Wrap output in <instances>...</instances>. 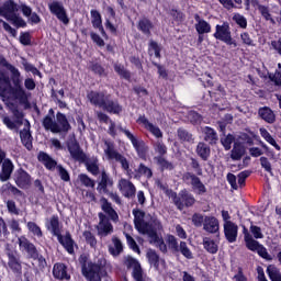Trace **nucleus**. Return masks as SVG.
Returning a JSON list of instances; mask_svg holds the SVG:
<instances>
[{"mask_svg":"<svg viewBox=\"0 0 281 281\" xmlns=\"http://www.w3.org/2000/svg\"><path fill=\"white\" fill-rule=\"evenodd\" d=\"M4 67L12 74V80L9 78V86H7V97L4 100H19L20 104H30V93L23 88V81L21 80V71L12 64H4ZM13 83V86H12Z\"/></svg>","mask_w":281,"mask_h":281,"instance_id":"f03ea898","label":"nucleus"},{"mask_svg":"<svg viewBox=\"0 0 281 281\" xmlns=\"http://www.w3.org/2000/svg\"><path fill=\"white\" fill-rule=\"evenodd\" d=\"M183 181L187 183H191V188L198 194H205L207 192V188L202 183L201 178L196 177L194 173L187 172L182 177Z\"/></svg>","mask_w":281,"mask_h":281,"instance_id":"2eb2a0df","label":"nucleus"},{"mask_svg":"<svg viewBox=\"0 0 281 281\" xmlns=\"http://www.w3.org/2000/svg\"><path fill=\"white\" fill-rule=\"evenodd\" d=\"M125 238L127 240V245L130 247V249H132V251H134L135 254H142V250L139 249V246L137 245V241H135V238H133V236H131L130 234H125Z\"/></svg>","mask_w":281,"mask_h":281,"instance_id":"6e6d98bb","label":"nucleus"},{"mask_svg":"<svg viewBox=\"0 0 281 281\" xmlns=\"http://www.w3.org/2000/svg\"><path fill=\"white\" fill-rule=\"evenodd\" d=\"M5 256L8 258V268L15 276V278H23V261L21 255L16 250L7 249Z\"/></svg>","mask_w":281,"mask_h":281,"instance_id":"1a4fd4ad","label":"nucleus"},{"mask_svg":"<svg viewBox=\"0 0 281 281\" xmlns=\"http://www.w3.org/2000/svg\"><path fill=\"white\" fill-rule=\"evenodd\" d=\"M258 256L260 258H263V260H268L269 262L273 260V257L267 251V248L265 246H259V249L257 250Z\"/></svg>","mask_w":281,"mask_h":281,"instance_id":"774afa93","label":"nucleus"},{"mask_svg":"<svg viewBox=\"0 0 281 281\" xmlns=\"http://www.w3.org/2000/svg\"><path fill=\"white\" fill-rule=\"evenodd\" d=\"M19 12V4L14 0H7L0 5V16L5 21L11 20Z\"/></svg>","mask_w":281,"mask_h":281,"instance_id":"f3484780","label":"nucleus"},{"mask_svg":"<svg viewBox=\"0 0 281 281\" xmlns=\"http://www.w3.org/2000/svg\"><path fill=\"white\" fill-rule=\"evenodd\" d=\"M178 137L181 139V142H194V138L192 137V134H190L186 130H179L178 131Z\"/></svg>","mask_w":281,"mask_h":281,"instance_id":"338daca9","label":"nucleus"},{"mask_svg":"<svg viewBox=\"0 0 281 281\" xmlns=\"http://www.w3.org/2000/svg\"><path fill=\"white\" fill-rule=\"evenodd\" d=\"M259 132H260L261 137H262L268 144H270V146H273V148H276V150H281L280 145H278V143L276 142V138H273V136H271V133H269V131H267V128L260 127V128H259Z\"/></svg>","mask_w":281,"mask_h":281,"instance_id":"4c0bfd02","label":"nucleus"},{"mask_svg":"<svg viewBox=\"0 0 281 281\" xmlns=\"http://www.w3.org/2000/svg\"><path fill=\"white\" fill-rule=\"evenodd\" d=\"M45 227L53 236H56L59 245L64 247L67 254L70 256L76 254L75 247H78V244H76V240H74V237L69 231L63 235V227L60 226V217H58V215H53L48 223L45 224Z\"/></svg>","mask_w":281,"mask_h":281,"instance_id":"20e7f679","label":"nucleus"},{"mask_svg":"<svg viewBox=\"0 0 281 281\" xmlns=\"http://www.w3.org/2000/svg\"><path fill=\"white\" fill-rule=\"evenodd\" d=\"M151 65L158 69L159 78H162V80H168V69H166V66L156 61H151Z\"/></svg>","mask_w":281,"mask_h":281,"instance_id":"680f3d73","label":"nucleus"},{"mask_svg":"<svg viewBox=\"0 0 281 281\" xmlns=\"http://www.w3.org/2000/svg\"><path fill=\"white\" fill-rule=\"evenodd\" d=\"M244 155H245V147L236 143L231 151V158L233 159V161H240Z\"/></svg>","mask_w":281,"mask_h":281,"instance_id":"ea45409f","label":"nucleus"},{"mask_svg":"<svg viewBox=\"0 0 281 281\" xmlns=\"http://www.w3.org/2000/svg\"><path fill=\"white\" fill-rule=\"evenodd\" d=\"M114 71L117 74V76H120V78H123L124 80H131V72L124 67V65L115 64Z\"/></svg>","mask_w":281,"mask_h":281,"instance_id":"a18cd8bd","label":"nucleus"},{"mask_svg":"<svg viewBox=\"0 0 281 281\" xmlns=\"http://www.w3.org/2000/svg\"><path fill=\"white\" fill-rule=\"evenodd\" d=\"M79 181L86 188H95V181L91 179L89 176H87V173H80Z\"/></svg>","mask_w":281,"mask_h":281,"instance_id":"4d7b16f0","label":"nucleus"},{"mask_svg":"<svg viewBox=\"0 0 281 281\" xmlns=\"http://www.w3.org/2000/svg\"><path fill=\"white\" fill-rule=\"evenodd\" d=\"M134 227L139 234L147 235L148 238H157V232L161 229V222L154 220L151 222L144 221L146 213L142 210L134 209Z\"/></svg>","mask_w":281,"mask_h":281,"instance_id":"423d86ee","label":"nucleus"},{"mask_svg":"<svg viewBox=\"0 0 281 281\" xmlns=\"http://www.w3.org/2000/svg\"><path fill=\"white\" fill-rule=\"evenodd\" d=\"M194 20H195V30L198 34L200 35L210 34V32H212V25H210L207 21L201 19V15L195 14Z\"/></svg>","mask_w":281,"mask_h":281,"instance_id":"bb28decb","label":"nucleus"},{"mask_svg":"<svg viewBox=\"0 0 281 281\" xmlns=\"http://www.w3.org/2000/svg\"><path fill=\"white\" fill-rule=\"evenodd\" d=\"M14 171V164L10 158H7L2 162V171L0 173V181H8L10 177H12V172Z\"/></svg>","mask_w":281,"mask_h":281,"instance_id":"7c9ffc66","label":"nucleus"},{"mask_svg":"<svg viewBox=\"0 0 281 281\" xmlns=\"http://www.w3.org/2000/svg\"><path fill=\"white\" fill-rule=\"evenodd\" d=\"M194 227H202L205 223V217L201 213H194L191 217Z\"/></svg>","mask_w":281,"mask_h":281,"instance_id":"0e129e2a","label":"nucleus"},{"mask_svg":"<svg viewBox=\"0 0 281 281\" xmlns=\"http://www.w3.org/2000/svg\"><path fill=\"white\" fill-rule=\"evenodd\" d=\"M136 122L137 124H143L144 128H146V131L151 133L154 137H157V139H161V137H164V133L161 132V128L150 123V121L147 120L146 115L138 116Z\"/></svg>","mask_w":281,"mask_h":281,"instance_id":"aec40b11","label":"nucleus"},{"mask_svg":"<svg viewBox=\"0 0 281 281\" xmlns=\"http://www.w3.org/2000/svg\"><path fill=\"white\" fill-rule=\"evenodd\" d=\"M109 188H113V180L106 173V170L101 171V180L98 183L97 190L98 192L109 193Z\"/></svg>","mask_w":281,"mask_h":281,"instance_id":"b1692460","label":"nucleus"},{"mask_svg":"<svg viewBox=\"0 0 281 281\" xmlns=\"http://www.w3.org/2000/svg\"><path fill=\"white\" fill-rule=\"evenodd\" d=\"M13 115L16 117V121H12L10 116H4L2 119L3 124H5L7 128L10 131H14L16 128V124H23V112L19 111V109L13 110Z\"/></svg>","mask_w":281,"mask_h":281,"instance_id":"393cba45","label":"nucleus"},{"mask_svg":"<svg viewBox=\"0 0 281 281\" xmlns=\"http://www.w3.org/2000/svg\"><path fill=\"white\" fill-rule=\"evenodd\" d=\"M88 69H90L94 76H99V78H106L109 76L104 66L98 61H90Z\"/></svg>","mask_w":281,"mask_h":281,"instance_id":"c9c22d12","label":"nucleus"},{"mask_svg":"<svg viewBox=\"0 0 281 281\" xmlns=\"http://www.w3.org/2000/svg\"><path fill=\"white\" fill-rule=\"evenodd\" d=\"M194 203H196V199H194V195H192L188 191L180 192L179 199H178L179 210H183V207H192Z\"/></svg>","mask_w":281,"mask_h":281,"instance_id":"5701e85b","label":"nucleus"},{"mask_svg":"<svg viewBox=\"0 0 281 281\" xmlns=\"http://www.w3.org/2000/svg\"><path fill=\"white\" fill-rule=\"evenodd\" d=\"M147 259L149 265L155 267V269H159V255L155 250H149L147 252Z\"/></svg>","mask_w":281,"mask_h":281,"instance_id":"5fc2aeb1","label":"nucleus"},{"mask_svg":"<svg viewBox=\"0 0 281 281\" xmlns=\"http://www.w3.org/2000/svg\"><path fill=\"white\" fill-rule=\"evenodd\" d=\"M48 10L50 14L60 21V23L64 25H69V15L67 14V9H65L63 2L54 0L53 2L48 3Z\"/></svg>","mask_w":281,"mask_h":281,"instance_id":"f8f14e48","label":"nucleus"},{"mask_svg":"<svg viewBox=\"0 0 281 281\" xmlns=\"http://www.w3.org/2000/svg\"><path fill=\"white\" fill-rule=\"evenodd\" d=\"M79 265H81V273L87 281H102L100 273L106 269V260L98 259V262L89 261V256L82 254L79 256Z\"/></svg>","mask_w":281,"mask_h":281,"instance_id":"39448f33","label":"nucleus"},{"mask_svg":"<svg viewBox=\"0 0 281 281\" xmlns=\"http://www.w3.org/2000/svg\"><path fill=\"white\" fill-rule=\"evenodd\" d=\"M258 115L261 120L267 122V124H273L276 122V113L269 106L260 108L258 110Z\"/></svg>","mask_w":281,"mask_h":281,"instance_id":"72a5a7b5","label":"nucleus"},{"mask_svg":"<svg viewBox=\"0 0 281 281\" xmlns=\"http://www.w3.org/2000/svg\"><path fill=\"white\" fill-rule=\"evenodd\" d=\"M224 235L229 243H236L238 238V225L234 222L224 223Z\"/></svg>","mask_w":281,"mask_h":281,"instance_id":"4be33fe9","label":"nucleus"},{"mask_svg":"<svg viewBox=\"0 0 281 281\" xmlns=\"http://www.w3.org/2000/svg\"><path fill=\"white\" fill-rule=\"evenodd\" d=\"M8 87H10V75L0 70V98H2V100L8 98Z\"/></svg>","mask_w":281,"mask_h":281,"instance_id":"c756f323","label":"nucleus"},{"mask_svg":"<svg viewBox=\"0 0 281 281\" xmlns=\"http://www.w3.org/2000/svg\"><path fill=\"white\" fill-rule=\"evenodd\" d=\"M202 133L204 135V142L210 144V146H216V144H218V134L214 128L205 126L202 128Z\"/></svg>","mask_w":281,"mask_h":281,"instance_id":"c85d7f7f","label":"nucleus"},{"mask_svg":"<svg viewBox=\"0 0 281 281\" xmlns=\"http://www.w3.org/2000/svg\"><path fill=\"white\" fill-rule=\"evenodd\" d=\"M83 238H85L87 245H90V247L92 249H95V247H98V239L95 238V235H93V233H91V231H85Z\"/></svg>","mask_w":281,"mask_h":281,"instance_id":"de8ad7c7","label":"nucleus"},{"mask_svg":"<svg viewBox=\"0 0 281 281\" xmlns=\"http://www.w3.org/2000/svg\"><path fill=\"white\" fill-rule=\"evenodd\" d=\"M233 21L239 25L243 30H247V18L240 13H234Z\"/></svg>","mask_w":281,"mask_h":281,"instance_id":"052dcab7","label":"nucleus"},{"mask_svg":"<svg viewBox=\"0 0 281 281\" xmlns=\"http://www.w3.org/2000/svg\"><path fill=\"white\" fill-rule=\"evenodd\" d=\"M203 247L209 254H216L218 251V244L210 237L203 238Z\"/></svg>","mask_w":281,"mask_h":281,"instance_id":"79ce46f5","label":"nucleus"},{"mask_svg":"<svg viewBox=\"0 0 281 281\" xmlns=\"http://www.w3.org/2000/svg\"><path fill=\"white\" fill-rule=\"evenodd\" d=\"M26 227L33 236H36L37 238H43V231L41 229V226L36 224L35 222H27Z\"/></svg>","mask_w":281,"mask_h":281,"instance_id":"49530a36","label":"nucleus"},{"mask_svg":"<svg viewBox=\"0 0 281 281\" xmlns=\"http://www.w3.org/2000/svg\"><path fill=\"white\" fill-rule=\"evenodd\" d=\"M155 27L153 24V21L150 19L144 16L137 23V30L138 32H142V34H145V36H150L151 30Z\"/></svg>","mask_w":281,"mask_h":281,"instance_id":"2f4dec72","label":"nucleus"},{"mask_svg":"<svg viewBox=\"0 0 281 281\" xmlns=\"http://www.w3.org/2000/svg\"><path fill=\"white\" fill-rule=\"evenodd\" d=\"M220 229L218 220L214 216H205L203 231L209 232V234H216Z\"/></svg>","mask_w":281,"mask_h":281,"instance_id":"a878e982","label":"nucleus"},{"mask_svg":"<svg viewBox=\"0 0 281 281\" xmlns=\"http://www.w3.org/2000/svg\"><path fill=\"white\" fill-rule=\"evenodd\" d=\"M142 177H145V179H153V169L144 165V162H140L138 168L135 169L134 179H142Z\"/></svg>","mask_w":281,"mask_h":281,"instance_id":"f704fd0d","label":"nucleus"},{"mask_svg":"<svg viewBox=\"0 0 281 281\" xmlns=\"http://www.w3.org/2000/svg\"><path fill=\"white\" fill-rule=\"evenodd\" d=\"M213 36L216 41H222V43H226V45H234L236 47V42L232 38V29L227 22L217 24Z\"/></svg>","mask_w":281,"mask_h":281,"instance_id":"9b49d317","label":"nucleus"},{"mask_svg":"<svg viewBox=\"0 0 281 281\" xmlns=\"http://www.w3.org/2000/svg\"><path fill=\"white\" fill-rule=\"evenodd\" d=\"M90 15H91V23H92V27H99L100 25H102V14L99 13L98 10L92 9L90 11Z\"/></svg>","mask_w":281,"mask_h":281,"instance_id":"603ef678","label":"nucleus"},{"mask_svg":"<svg viewBox=\"0 0 281 281\" xmlns=\"http://www.w3.org/2000/svg\"><path fill=\"white\" fill-rule=\"evenodd\" d=\"M86 168L88 172H91L93 177H98L100 175V165H98V159L86 162Z\"/></svg>","mask_w":281,"mask_h":281,"instance_id":"864d4df0","label":"nucleus"},{"mask_svg":"<svg viewBox=\"0 0 281 281\" xmlns=\"http://www.w3.org/2000/svg\"><path fill=\"white\" fill-rule=\"evenodd\" d=\"M53 278L55 280H59V281H63V280L69 281V280H71V274H69L67 265H65L64 262H56L53 266Z\"/></svg>","mask_w":281,"mask_h":281,"instance_id":"6ab92c4d","label":"nucleus"},{"mask_svg":"<svg viewBox=\"0 0 281 281\" xmlns=\"http://www.w3.org/2000/svg\"><path fill=\"white\" fill-rule=\"evenodd\" d=\"M31 260H37L40 271H45V269H47V259H45L41 252L37 251L33 257H31Z\"/></svg>","mask_w":281,"mask_h":281,"instance_id":"3c124183","label":"nucleus"},{"mask_svg":"<svg viewBox=\"0 0 281 281\" xmlns=\"http://www.w3.org/2000/svg\"><path fill=\"white\" fill-rule=\"evenodd\" d=\"M19 249L22 254H26L27 258L32 259L37 252L38 248L34 243H31L25 235L18 238Z\"/></svg>","mask_w":281,"mask_h":281,"instance_id":"4468645a","label":"nucleus"},{"mask_svg":"<svg viewBox=\"0 0 281 281\" xmlns=\"http://www.w3.org/2000/svg\"><path fill=\"white\" fill-rule=\"evenodd\" d=\"M154 161H156L157 166H159L160 170H172L175 166H172V162L166 160L164 156H156L154 157Z\"/></svg>","mask_w":281,"mask_h":281,"instance_id":"37998d69","label":"nucleus"},{"mask_svg":"<svg viewBox=\"0 0 281 281\" xmlns=\"http://www.w3.org/2000/svg\"><path fill=\"white\" fill-rule=\"evenodd\" d=\"M119 190L121 194L125 196V199H133L137 192L135 184L131 182V180L122 178L119 181Z\"/></svg>","mask_w":281,"mask_h":281,"instance_id":"412c9836","label":"nucleus"},{"mask_svg":"<svg viewBox=\"0 0 281 281\" xmlns=\"http://www.w3.org/2000/svg\"><path fill=\"white\" fill-rule=\"evenodd\" d=\"M87 98L92 106H98L112 115H120L123 111L120 101L117 99H113V95L104 91L91 90L88 92Z\"/></svg>","mask_w":281,"mask_h":281,"instance_id":"7ed1b4c3","label":"nucleus"},{"mask_svg":"<svg viewBox=\"0 0 281 281\" xmlns=\"http://www.w3.org/2000/svg\"><path fill=\"white\" fill-rule=\"evenodd\" d=\"M101 203V210L98 214L99 217V226L97 227L98 229V235L101 236V238H106L110 234H113V224H111V221L113 223H117L120 221V215L117 214V211L113 209V204L109 202V200L104 196L100 199ZM110 218V221H109Z\"/></svg>","mask_w":281,"mask_h":281,"instance_id":"f257e3e1","label":"nucleus"},{"mask_svg":"<svg viewBox=\"0 0 281 281\" xmlns=\"http://www.w3.org/2000/svg\"><path fill=\"white\" fill-rule=\"evenodd\" d=\"M67 148L72 159H75V161H87V154H85L82 148H80V143H78L76 138L70 139L67 143Z\"/></svg>","mask_w":281,"mask_h":281,"instance_id":"dca6fc26","label":"nucleus"},{"mask_svg":"<svg viewBox=\"0 0 281 281\" xmlns=\"http://www.w3.org/2000/svg\"><path fill=\"white\" fill-rule=\"evenodd\" d=\"M124 265L127 269H133L132 278L135 281H146L144 279V270L142 269V263L133 257H127L124 261Z\"/></svg>","mask_w":281,"mask_h":281,"instance_id":"ddd939ff","label":"nucleus"},{"mask_svg":"<svg viewBox=\"0 0 281 281\" xmlns=\"http://www.w3.org/2000/svg\"><path fill=\"white\" fill-rule=\"evenodd\" d=\"M42 125L45 131H50L54 134L69 133L71 131V123H69V119L63 112L56 113V121L49 116H44Z\"/></svg>","mask_w":281,"mask_h":281,"instance_id":"0eeeda50","label":"nucleus"},{"mask_svg":"<svg viewBox=\"0 0 281 281\" xmlns=\"http://www.w3.org/2000/svg\"><path fill=\"white\" fill-rule=\"evenodd\" d=\"M195 151H196V155H199L203 159V161H207L212 153V150L210 149V145L203 142H200L198 144Z\"/></svg>","mask_w":281,"mask_h":281,"instance_id":"e433bc0d","label":"nucleus"},{"mask_svg":"<svg viewBox=\"0 0 281 281\" xmlns=\"http://www.w3.org/2000/svg\"><path fill=\"white\" fill-rule=\"evenodd\" d=\"M179 250L182 254V256H184V258H188V260H192V258H193L192 257V251L188 247V244H186L184 241H181Z\"/></svg>","mask_w":281,"mask_h":281,"instance_id":"69168bd1","label":"nucleus"},{"mask_svg":"<svg viewBox=\"0 0 281 281\" xmlns=\"http://www.w3.org/2000/svg\"><path fill=\"white\" fill-rule=\"evenodd\" d=\"M234 135L228 134V135H224L223 137H221V144L222 146H224L225 150H231L232 149V144H234Z\"/></svg>","mask_w":281,"mask_h":281,"instance_id":"bf43d9fd","label":"nucleus"},{"mask_svg":"<svg viewBox=\"0 0 281 281\" xmlns=\"http://www.w3.org/2000/svg\"><path fill=\"white\" fill-rule=\"evenodd\" d=\"M9 21L18 29L27 27V22H25V20H23V18H21L18 13H15Z\"/></svg>","mask_w":281,"mask_h":281,"instance_id":"13d9d810","label":"nucleus"},{"mask_svg":"<svg viewBox=\"0 0 281 281\" xmlns=\"http://www.w3.org/2000/svg\"><path fill=\"white\" fill-rule=\"evenodd\" d=\"M20 139H21L24 148H26V150H33L34 137L32 136V132H30V130H27V128L21 130L20 131Z\"/></svg>","mask_w":281,"mask_h":281,"instance_id":"cd10ccee","label":"nucleus"},{"mask_svg":"<svg viewBox=\"0 0 281 281\" xmlns=\"http://www.w3.org/2000/svg\"><path fill=\"white\" fill-rule=\"evenodd\" d=\"M37 159L45 166L46 170H54L58 166V162L45 151H40Z\"/></svg>","mask_w":281,"mask_h":281,"instance_id":"473e14b6","label":"nucleus"},{"mask_svg":"<svg viewBox=\"0 0 281 281\" xmlns=\"http://www.w3.org/2000/svg\"><path fill=\"white\" fill-rule=\"evenodd\" d=\"M14 181L18 188L25 190V188H30V186H32V176H30L25 169L19 168L14 173Z\"/></svg>","mask_w":281,"mask_h":281,"instance_id":"a211bd4d","label":"nucleus"},{"mask_svg":"<svg viewBox=\"0 0 281 281\" xmlns=\"http://www.w3.org/2000/svg\"><path fill=\"white\" fill-rule=\"evenodd\" d=\"M245 243H246L247 249H249L250 251H258L259 247L262 245L258 243V240L254 239V237L249 233H246Z\"/></svg>","mask_w":281,"mask_h":281,"instance_id":"c03bdc74","label":"nucleus"},{"mask_svg":"<svg viewBox=\"0 0 281 281\" xmlns=\"http://www.w3.org/2000/svg\"><path fill=\"white\" fill-rule=\"evenodd\" d=\"M158 187L160 188V190H162L166 196H168L169 199H172V203L177 205V192L172 191V189H169L168 184L158 183Z\"/></svg>","mask_w":281,"mask_h":281,"instance_id":"8fccbe9b","label":"nucleus"},{"mask_svg":"<svg viewBox=\"0 0 281 281\" xmlns=\"http://www.w3.org/2000/svg\"><path fill=\"white\" fill-rule=\"evenodd\" d=\"M154 150H155V153L159 154V157H164V155H166V153H168V148L161 140H157L154 144Z\"/></svg>","mask_w":281,"mask_h":281,"instance_id":"e2e57ef3","label":"nucleus"},{"mask_svg":"<svg viewBox=\"0 0 281 281\" xmlns=\"http://www.w3.org/2000/svg\"><path fill=\"white\" fill-rule=\"evenodd\" d=\"M117 130L120 133H123L127 139H130L138 157L140 159H146V154L148 153V146L146 145V142H144V139L137 138V136L133 135L131 131H128L126 127H123L122 125H119Z\"/></svg>","mask_w":281,"mask_h":281,"instance_id":"6e6552de","label":"nucleus"},{"mask_svg":"<svg viewBox=\"0 0 281 281\" xmlns=\"http://www.w3.org/2000/svg\"><path fill=\"white\" fill-rule=\"evenodd\" d=\"M112 243L114 245V247H109V252L111 254V256H120V254H122V251H124V246L122 245V240H120V238L117 237H112Z\"/></svg>","mask_w":281,"mask_h":281,"instance_id":"58836bf2","label":"nucleus"},{"mask_svg":"<svg viewBox=\"0 0 281 281\" xmlns=\"http://www.w3.org/2000/svg\"><path fill=\"white\" fill-rule=\"evenodd\" d=\"M267 273L271 281H281V272L276 266H268Z\"/></svg>","mask_w":281,"mask_h":281,"instance_id":"09e8293b","label":"nucleus"},{"mask_svg":"<svg viewBox=\"0 0 281 281\" xmlns=\"http://www.w3.org/2000/svg\"><path fill=\"white\" fill-rule=\"evenodd\" d=\"M105 145L108 146L104 150L108 159H114L119 164H121V168L123 170H126L127 175H131L133 170L131 169V164L128 162V159L124 157V155L120 154L117 150H115V146L113 143L105 142Z\"/></svg>","mask_w":281,"mask_h":281,"instance_id":"9d476101","label":"nucleus"},{"mask_svg":"<svg viewBox=\"0 0 281 281\" xmlns=\"http://www.w3.org/2000/svg\"><path fill=\"white\" fill-rule=\"evenodd\" d=\"M258 11L261 14L262 19H265V21H269L272 25H276V20L271 15V10L269 9V7L258 4Z\"/></svg>","mask_w":281,"mask_h":281,"instance_id":"a19ab883","label":"nucleus"}]
</instances>
